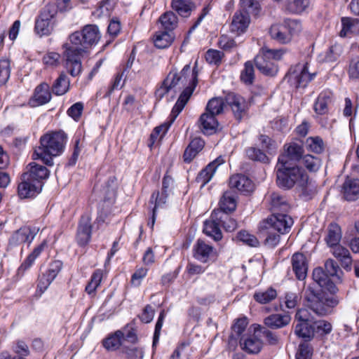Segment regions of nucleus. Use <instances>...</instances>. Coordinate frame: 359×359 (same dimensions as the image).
Wrapping results in <instances>:
<instances>
[{"label": "nucleus", "instance_id": "obj_1", "mask_svg": "<svg viewBox=\"0 0 359 359\" xmlns=\"http://www.w3.org/2000/svg\"><path fill=\"white\" fill-rule=\"evenodd\" d=\"M198 73L195 69L191 70L190 65H186L178 72L176 69L171 70L164 79L161 86L156 91V96L161 99L166 93L173 91L175 93L182 90V93L171 111V119L156 127L150 135L151 147L157 141L161 140L165 135L176 117L182 111L198 83Z\"/></svg>", "mask_w": 359, "mask_h": 359}, {"label": "nucleus", "instance_id": "obj_2", "mask_svg": "<svg viewBox=\"0 0 359 359\" xmlns=\"http://www.w3.org/2000/svg\"><path fill=\"white\" fill-rule=\"evenodd\" d=\"M101 38L99 28L95 25H87L81 32L69 35V43L64 44L65 67L72 76H79L82 70L81 57Z\"/></svg>", "mask_w": 359, "mask_h": 359}, {"label": "nucleus", "instance_id": "obj_3", "mask_svg": "<svg viewBox=\"0 0 359 359\" xmlns=\"http://www.w3.org/2000/svg\"><path fill=\"white\" fill-rule=\"evenodd\" d=\"M67 137L64 133H46L40 138V146L34 149V160H41L48 165H53V158L61 154L65 149Z\"/></svg>", "mask_w": 359, "mask_h": 359}, {"label": "nucleus", "instance_id": "obj_4", "mask_svg": "<svg viewBox=\"0 0 359 359\" xmlns=\"http://www.w3.org/2000/svg\"><path fill=\"white\" fill-rule=\"evenodd\" d=\"M277 184L282 189H289L295 184L304 187L308 181L304 170L292 163H278L276 166Z\"/></svg>", "mask_w": 359, "mask_h": 359}, {"label": "nucleus", "instance_id": "obj_5", "mask_svg": "<svg viewBox=\"0 0 359 359\" xmlns=\"http://www.w3.org/2000/svg\"><path fill=\"white\" fill-rule=\"evenodd\" d=\"M285 52L283 48L270 49L263 47L255 58L257 68L264 75L275 76L278 72L276 62L283 57Z\"/></svg>", "mask_w": 359, "mask_h": 359}, {"label": "nucleus", "instance_id": "obj_6", "mask_svg": "<svg viewBox=\"0 0 359 359\" xmlns=\"http://www.w3.org/2000/svg\"><path fill=\"white\" fill-rule=\"evenodd\" d=\"M241 4L244 7H248V11L243 10L236 12L233 17L230 26L231 31L237 34L245 32L249 26L250 22L249 12H253L257 15L259 10V5L257 1L241 0Z\"/></svg>", "mask_w": 359, "mask_h": 359}, {"label": "nucleus", "instance_id": "obj_7", "mask_svg": "<svg viewBox=\"0 0 359 359\" xmlns=\"http://www.w3.org/2000/svg\"><path fill=\"white\" fill-rule=\"evenodd\" d=\"M57 8L53 4H47L35 20L34 32L40 37L51 34L55 24Z\"/></svg>", "mask_w": 359, "mask_h": 359}, {"label": "nucleus", "instance_id": "obj_8", "mask_svg": "<svg viewBox=\"0 0 359 359\" xmlns=\"http://www.w3.org/2000/svg\"><path fill=\"white\" fill-rule=\"evenodd\" d=\"M293 224L292 218L284 212H275L259 223V231L275 230L280 233H286Z\"/></svg>", "mask_w": 359, "mask_h": 359}, {"label": "nucleus", "instance_id": "obj_9", "mask_svg": "<svg viewBox=\"0 0 359 359\" xmlns=\"http://www.w3.org/2000/svg\"><path fill=\"white\" fill-rule=\"evenodd\" d=\"M305 299L308 307L317 315L325 316L329 313L322 294L315 293L311 289H308L305 292Z\"/></svg>", "mask_w": 359, "mask_h": 359}, {"label": "nucleus", "instance_id": "obj_10", "mask_svg": "<svg viewBox=\"0 0 359 359\" xmlns=\"http://www.w3.org/2000/svg\"><path fill=\"white\" fill-rule=\"evenodd\" d=\"M226 104H227L231 109L234 117L237 120H241L245 116L248 109V104L245 100L234 93H229L226 97Z\"/></svg>", "mask_w": 359, "mask_h": 359}, {"label": "nucleus", "instance_id": "obj_11", "mask_svg": "<svg viewBox=\"0 0 359 359\" xmlns=\"http://www.w3.org/2000/svg\"><path fill=\"white\" fill-rule=\"evenodd\" d=\"M27 171L23 174L25 179H29L34 183L41 184L49 176L48 170L43 165L35 162L30 163L27 167Z\"/></svg>", "mask_w": 359, "mask_h": 359}, {"label": "nucleus", "instance_id": "obj_12", "mask_svg": "<svg viewBox=\"0 0 359 359\" xmlns=\"http://www.w3.org/2000/svg\"><path fill=\"white\" fill-rule=\"evenodd\" d=\"M304 149L296 142H290L284 146V153L278 157V163H292L301 159Z\"/></svg>", "mask_w": 359, "mask_h": 359}, {"label": "nucleus", "instance_id": "obj_13", "mask_svg": "<svg viewBox=\"0 0 359 359\" xmlns=\"http://www.w3.org/2000/svg\"><path fill=\"white\" fill-rule=\"evenodd\" d=\"M51 97L50 86L47 83L43 82L36 87L30 100V104L32 107L43 105L49 102Z\"/></svg>", "mask_w": 359, "mask_h": 359}, {"label": "nucleus", "instance_id": "obj_14", "mask_svg": "<svg viewBox=\"0 0 359 359\" xmlns=\"http://www.w3.org/2000/svg\"><path fill=\"white\" fill-rule=\"evenodd\" d=\"M92 226L90 218L88 216H83L80 220L76 240L78 244L81 246H84L88 243L91 238Z\"/></svg>", "mask_w": 359, "mask_h": 359}, {"label": "nucleus", "instance_id": "obj_15", "mask_svg": "<svg viewBox=\"0 0 359 359\" xmlns=\"http://www.w3.org/2000/svg\"><path fill=\"white\" fill-rule=\"evenodd\" d=\"M39 231V229H32L29 226H23L16 231L11 237L10 243L13 245H20L25 243H31Z\"/></svg>", "mask_w": 359, "mask_h": 359}, {"label": "nucleus", "instance_id": "obj_16", "mask_svg": "<svg viewBox=\"0 0 359 359\" xmlns=\"http://www.w3.org/2000/svg\"><path fill=\"white\" fill-rule=\"evenodd\" d=\"M218 213L220 212L214 211L211 215V219L204 222L203 232L208 236L214 238L215 241H220L222 238V233L219 227L220 222Z\"/></svg>", "mask_w": 359, "mask_h": 359}, {"label": "nucleus", "instance_id": "obj_17", "mask_svg": "<svg viewBox=\"0 0 359 359\" xmlns=\"http://www.w3.org/2000/svg\"><path fill=\"white\" fill-rule=\"evenodd\" d=\"M330 252L339 262L342 268L347 271H351L353 259L349 250L346 248L339 244L331 248Z\"/></svg>", "mask_w": 359, "mask_h": 359}, {"label": "nucleus", "instance_id": "obj_18", "mask_svg": "<svg viewBox=\"0 0 359 359\" xmlns=\"http://www.w3.org/2000/svg\"><path fill=\"white\" fill-rule=\"evenodd\" d=\"M22 182L18 185V195L22 198L33 197L39 194L42 189L41 184H35L22 175Z\"/></svg>", "mask_w": 359, "mask_h": 359}, {"label": "nucleus", "instance_id": "obj_19", "mask_svg": "<svg viewBox=\"0 0 359 359\" xmlns=\"http://www.w3.org/2000/svg\"><path fill=\"white\" fill-rule=\"evenodd\" d=\"M193 252L194 257L203 263L207 262L215 254L213 247L201 239H198L194 244Z\"/></svg>", "mask_w": 359, "mask_h": 359}, {"label": "nucleus", "instance_id": "obj_20", "mask_svg": "<svg viewBox=\"0 0 359 359\" xmlns=\"http://www.w3.org/2000/svg\"><path fill=\"white\" fill-rule=\"evenodd\" d=\"M316 74L309 72V65L306 63L302 66H297L292 75L294 83L297 88H304L314 78Z\"/></svg>", "mask_w": 359, "mask_h": 359}, {"label": "nucleus", "instance_id": "obj_21", "mask_svg": "<svg viewBox=\"0 0 359 359\" xmlns=\"http://www.w3.org/2000/svg\"><path fill=\"white\" fill-rule=\"evenodd\" d=\"M224 163V161L221 156L217 158L198 173L196 181L201 183L202 187L205 186L211 180L218 167Z\"/></svg>", "mask_w": 359, "mask_h": 359}, {"label": "nucleus", "instance_id": "obj_22", "mask_svg": "<svg viewBox=\"0 0 359 359\" xmlns=\"http://www.w3.org/2000/svg\"><path fill=\"white\" fill-rule=\"evenodd\" d=\"M229 186L242 193H250L254 189V184L252 180L243 175L231 176L229 180Z\"/></svg>", "mask_w": 359, "mask_h": 359}, {"label": "nucleus", "instance_id": "obj_23", "mask_svg": "<svg viewBox=\"0 0 359 359\" xmlns=\"http://www.w3.org/2000/svg\"><path fill=\"white\" fill-rule=\"evenodd\" d=\"M292 269L299 280H304L306 277L308 264L306 258L302 253H295L292 257Z\"/></svg>", "mask_w": 359, "mask_h": 359}, {"label": "nucleus", "instance_id": "obj_24", "mask_svg": "<svg viewBox=\"0 0 359 359\" xmlns=\"http://www.w3.org/2000/svg\"><path fill=\"white\" fill-rule=\"evenodd\" d=\"M291 321V316L288 313H274L266 317L264 325L271 329H280L287 326Z\"/></svg>", "mask_w": 359, "mask_h": 359}, {"label": "nucleus", "instance_id": "obj_25", "mask_svg": "<svg viewBox=\"0 0 359 359\" xmlns=\"http://www.w3.org/2000/svg\"><path fill=\"white\" fill-rule=\"evenodd\" d=\"M198 123L201 131L205 135L215 133L218 126V122L215 116L206 111L201 115Z\"/></svg>", "mask_w": 359, "mask_h": 359}, {"label": "nucleus", "instance_id": "obj_26", "mask_svg": "<svg viewBox=\"0 0 359 359\" xmlns=\"http://www.w3.org/2000/svg\"><path fill=\"white\" fill-rule=\"evenodd\" d=\"M344 197L347 201H355L359 198V179L347 178L343 184Z\"/></svg>", "mask_w": 359, "mask_h": 359}, {"label": "nucleus", "instance_id": "obj_27", "mask_svg": "<svg viewBox=\"0 0 359 359\" xmlns=\"http://www.w3.org/2000/svg\"><path fill=\"white\" fill-rule=\"evenodd\" d=\"M241 348L248 353H257L262 347V342L255 335L242 337L240 340Z\"/></svg>", "mask_w": 359, "mask_h": 359}, {"label": "nucleus", "instance_id": "obj_28", "mask_svg": "<svg viewBox=\"0 0 359 359\" xmlns=\"http://www.w3.org/2000/svg\"><path fill=\"white\" fill-rule=\"evenodd\" d=\"M271 37L280 43H287L290 39V34L287 32L286 27L283 24H274L269 29Z\"/></svg>", "mask_w": 359, "mask_h": 359}, {"label": "nucleus", "instance_id": "obj_29", "mask_svg": "<svg viewBox=\"0 0 359 359\" xmlns=\"http://www.w3.org/2000/svg\"><path fill=\"white\" fill-rule=\"evenodd\" d=\"M204 145L205 142L201 138L196 137L192 140L184 151L183 155L184 161L187 163H190L198 152L202 150Z\"/></svg>", "mask_w": 359, "mask_h": 359}, {"label": "nucleus", "instance_id": "obj_30", "mask_svg": "<svg viewBox=\"0 0 359 359\" xmlns=\"http://www.w3.org/2000/svg\"><path fill=\"white\" fill-rule=\"evenodd\" d=\"M220 210L222 213H228L234 211L236 208V195L231 191L224 193L219 201Z\"/></svg>", "mask_w": 359, "mask_h": 359}, {"label": "nucleus", "instance_id": "obj_31", "mask_svg": "<svg viewBox=\"0 0 359 359\" xmlns=\"http://www.w3.org/2000/svg\"><path fill=\"white\" fill-rule=\"evenodd\" d=\"M48 248V241L43 240L39 245L36 246L32 252L27 256L24 262L21 264L19 270H26L31 267L35 260L41 255V254Z\"/></svg>", "mask_w": 359, "mask_h": 359}, {"label": "nucleus", "instance_id": "obj_32", "mask_svg": "<svg viewBox=\"0 0 359 359\" xmlns=\"http://www.w3.org/2000/svg\"><path fill=\"white\" fill-rule=\"evenodd\" d=\"M171 6L178 15L184 18L189 17L194 8L190 0H172Z\"/></svg>", "mask_w": 359, "mask_h": 359}, {"label": "nucleus", "instance_id": "obj_33", "mask_svg": "<svg viewBox=\"0 0 359 359\" xmlns=\"http://www.w3.org/2000/svg\"><path fill=\"white\" fill-rule=\"evenodd\" d=\"M341 238V231L337 224H331L327 229V233L325 238L327 245L331 248L339 245Z\"/></svg>", "mask_w": 359, "mask_h": 359}, {"label": "nucleus", "instance_id": "obj_34", "mask_svg": "<svg viewBox=\"0 0 359 359\" xmlns=\"http://www.w3.org/2000/svg\"><path fill=\"white\" fill-rule=\"evenodd\" d=\"M331 102V93L330 92H322L314 103V111L320 115L328 112V105Z\"/></svg>", "mask_w": 359, "mask_h": 359}, {"label": "nucleus", "instance_id": "obj_35", "mask_svg": "<svg viewBox=\"0 0 359 359\" xmlns=\"http://www.w3.org/2000/svg\"><path fill=\"white\" fill-rule=\"evenodd\" d=\"M69 86V78L64 72H62L53 83L52 90L55 95H63L68 92Z\"/></svg>", "mask_w": 359, "mask_h": 359}, {"label": "nucleus", "instance_id": "obj_36", "mask_svg": "<svg viewBox=\"0 0 359 359\" xmlns=\"http://www.w3.org/2000/svg\"><path fill=\"white\" fill-rule=\"evenodd\" d=\"M271 210L273 213L288 211L290 207L285 200L278 194L272 193L270 196Z\"/></svg>", "mask_w": 359, "mask_h": 359}, {"label": "nucleus", "instance_id": "obj_37", "mask_svg": "<svg viewBox=\"0 0 359 359\" xmlns=\"http://www.w3.org/2000/svg\"><path fill=\"white\" fill-rule=\"evenodd\" d=\"M277 295L278 293L275 289L269 287L264 290L256 291L253 297L257 302L261 304H266L274 300Z\"/></svg>", "mask_w": 359, "mask_h": 359}, {"label": "nucleus", "instance_id": "obj_38", "mask_svg": "<svg viewBox=\"0 0 359 359\" xmlns=\"http://www.w3.org/2000/svg\"><path fill=\"white\" fill-rule=\"evenodd\" d=\"M103 278V271L102 269H96L92 274L90 280L86 287V292L90 296L94 297L96 290L100 285Z\"/></svg>", "mask_w": 359, "mask_h": 359}, {"label": "nucleus", "instance_id": "obj_39", "mask_svg": "<svg viewBox=\"0 0 359 359\" xmlns=\"http://www.w3.org/2000/svg\"><path fill=\"white\" fill-rule=\"evenodd\" d=\"M294 333L306 341L311 340L314 337L313 323H297L294 327Z\"/></svg>", "mask_w": 359, "mask_h": 359}, {"label": "nucleus", "instance_id": "obj_40", "mask_svg": "<svg viewBox=\"0 0 359 359\" xmlns=\"http://www.w3.org/2000/svg\"><path fill=\"white\" fill-rule=\"evenodd\" d=\"M159 22L165 31L170 32L177 27V17L172 11L165 12L161 15Z\"/></svg>", "mask_w": 359, "mask_h": 359}, {"label": "nucleus", "instance_id": "obj_41", "mask_svg": "<svg viewBox=\"0 0 359 359\" xmlns=\"http://www.w3.org/2000/svg\"><path fill=\"white\" fill-rule=\"evenodd\" d=\"M173 41V36L170 32H159L154 36L155 46L158 48H165L170 46Z\"/></svg>", "mask_w": 359, "mask_h": 359}, {"label": "nucleus", "instance_id": "obj_42", "mask_svg": "<svg viewBox=\"0 0 359 359\" xmlns=\"http://www.w3.org/2000/svg\"><path fill=\"white\" fill-rule=\"evenodd\" d=\"M226 100L222 97H215L211 99L207 106L205 111L214 116L222 113Z\"/></svg>", "mask_w": 359, "mask_h": 359}, {"label": "nucleus", "instance_id": "obj_43", "mask_svg": "<svg viewBox=\"0 0 359 359\" xmlns=\"http://www.w3.org/2000/svg\"><path fill=\"white\" fill-rule=\"evenodd\" d=\"M123 337V332L118 330L114 335L107 338L103 341V346L108 351L116 350L121 346Z\"/></svg>", "mask_w": 359, "mask_h": 359}, {"label": "nucleus", "instance_id": "obj_44", "mask_svg": "<svg viewBox=\"0 0 359 359\" xmlns=\"http://www.w3.org/2000/svg\"><path fill=\"white\" fill-rule=\"evenodd\" d=\"M312 323L314 334L323 337L330 334L332 330L331 323L327 320H318L313 321Z\"/></svg>", "mask_w": 359, "mask_h": 359}, {"label": "nucleus", "instance_id": "obj_45", "mask_svg": "<svg viewBox=\"0 0 359 359\" xmlns=\"http://www.w3.org/2000/svg\"><path fill=\"white\" fill-rule=\"evenodd\" d=\"M301 297L299 294L294 292H285L283 297L280 298V305L285 304L288 309H294L300 302Z\"/></svg>", "mask_w": 359, "mask_h": 359}, {"label": "nucleus", "instance_id": "obj_46", "mask_svg": "<svg viewBox=\"0 0 359 359\" xmlns=\"http://www.w3.org/2000/svg\"><path fill=\"white\" fill-rule=\"evenodd\" d=\"M301 163L310 172H316L320 167V160L314 156L307 154L301 158Z\"/></svg>", "mask_w": 359, "mask_h": 359}, {"label": "nucleus", "instance_id": "obj_47", "mask_svg": "<svg viewBox=\"0 0 359 359\" xmlns=\"http://www.w3.org/2000/svg\"><path fill=\"white\" fill-rule=\"evenodd\" d=\"M167 194L166 191H162L160 194L158 191L154 192L150 198V203H154L153 209V218H152V226L154 224L155 214L156 209L161 205H164L166 202Z\"/></svg>", "mask_w": 359, "mask_h": 359}, {"label": "nucleus", "instance_id": "obj_48", "mask_svg": "<svg viewBox=\"0 0 359 359\" xmlns=\"http://www.w3.org/2000/svg\"><path fill=\"white\" fill-rule=\"evenodd\" d=\"M11 76V61L8 58L0 60V86L7 83Z\"/></svg>", "mask_w": 359, "mask_h": 359}, {"label": "nucleus", "instance_id": "obj_49", "mask_svg": "<svg viewBox=\"0 0 359 359\" xmlns=\"http://www.w3.org/2000/svg\"><path fill=\"white\" fill-rule=\"evenodd\" d=\"M241 79L245 84H252L255 79V70L252 63L248 61L245 63L244 69L241 73Z\"/></svg>", "mask_w": 359, "mask_h": 359}, {"label": "nucleus", "instance_id": "obj_50", "mask_svg": "<svg viewBox=\"0 0 359 359\" xmlns=\"http://www.w3.org/2000/svg\"><path fill=\"white\" fill-rule=\"evenodd\" d=\"M306 147L310 151L320 154L324 149L323 140L318 137H309L306 141Z\"/></svg>", "mask_w": 359, "mask_h": 359}, {"label": "nucleus", "instance_id": "obj_51", "mask_svg": "<svg viewBox=\"0 0 359 359\" xmlns=\"http://www.w3.org/2000/svg\"><path fill=\"white\" fill-rule=\"evenodd\" d=\"M260 233L266 236L264 243L269 248H274L280 243V236L275 233V230L259 231Z\"/></svg>", "mask_w": 359, "mask_h": 359}, {"label": "nucleus", "instance_id": "obj_52", "mask_svg": "<svg viewBox=\"0 0 359 359\" xmlns=\"http://www.w3.org/2000/svg\"><path fill=\"white\" fill-rule=\"evenodd\" d=\"M219 220L226 231H233L237 228V222L230 217L227 213H218Z\"/></svg>", "mask_w": 359, "mask_h": 359}, {"label": "nucleus", "instance_id": "obj_53", "mask_svg": "<svg viewBox=\"0 0 359 359\" xmlns=\"http://www.w3.org/2000/svg\"><path fill=\"white\" fill-rule=\"evenodd\" d=\"M255 331H259L262 337H264L266 341L271 345H276L279 341L278 336L275 332L267 330L266 327L258 325L257 327L255 328Z\"/></svg>", "mask_w": 359, "mask_h": 359}, {"label": "nucleus", "instance_id": "obj_54", "mask_svg": "<svg viewBox=\"0 0 359 359\" xmlns=\"http://www.w3.org/2000/svg\"><path fill=\"white\" fill-rule=\"evenodd\" d=\"M237 238L250 247H257L259 245L258 239L254 235L244 230L238 233Z\"/></svg>", "mask_w": 359, "mask_h": 359}, {"label": "nucleus", "instance_id": "obj_55", "mask_svg": "<svg viewBox=\"0 0 359 359\" xmlns=\"http://www.w3.org/2000/svg\"><path fill=\"white\" fill-rule=\"evenodd\" d=\"M122 352L127 359H142L144 354L142 348L134 346H123Z\"/></svg>", "mask_w": 359, "mask_h": 359}, {"label": "nucleus", "instance_id": "obj_56", "mask_svg": "<svg viewBox=\"0 0 359 359\" xmlns=\"http://www.w3.org/2000/svg\"><path fill=\"white\" fill-rule=\"evenodd\" d=\"M246 154L249 158L262 163H268L269 158L260 149L250 147L246 150Z\"/></svg>", "mask_w": 359, "mask_h": 359}, {"label": "nucleus", "instance_id": "obj_57", "mask_svg": "<svg viewBox=\"0 0 359 359\" xmlns=\"http://www.w3.org/2000/svg\"><path fill=\"white\" fill-rule=\"evenodd\" d=\"M284 25L286 27L287 32L290 34V39L292 36L299 34L302 29L301 22L297 20H286L284 22Z\"/></svg>", "mask_w": 359, "mask_h": 359}, {"label": "nucleus", "instance_id": "obj_58", "mask_svg": "<svg viewBox=\"0 0 359 359\" xmlns=\"http://www.w3.org/2000/svg\"><path fill=\"white\" fill-rule=\"evenodd\" d=\"M83 104L81 102H78L72 105L67 111V114L75 121H78L83 111Z\"/></svg>", "mask_w": 359, "mask_h": 359}, {"label": "nucleus", "instance_id": "obj_59", "mask_svg": "<svg viewBox=\"0 0 359 359\" xmlns=\"http://www.w3.org/2000/svg\"><path fill=\"white\" fill-rule=\"evenodd\" d=\"M313 279L320 287L325 286L329 280L327 273L320 267L313 270Z\"/></svg>", "mask_w": 359, "mask_h": 359}, {"label": "nucleus", "instance_id": "obj_60", "mask_svg": "<svg viewBox=\"0 0 359 359\" xmlns=\"http://www.w3.org/2000/svg\"><path fill=\"white\" fill-rule=\"evenodd\" d=\"M312 0H294L289 5V9L295 13H301L306 10Z\"/></svg>", "mask_w": 359, "mask_h": 359}, {"label": "nucleus", "instance_id": "obj_61", "mask_svg": "<svg viewBox=\"0 0 359 359\" xmlns=\"http://www.w3.org/2000/svg\"><path fill=\"white\" fill-rule=\"evenodd\" d=\"M224 54L219 50L210 49L205 53V60L209 64L218 65Z\"/></svg>", "mask_w": 359, "mask_h": 359}, {"label": "nucleus", "instance_id": "obj_62", "mask_svg": "<svg viewBox=\"0 0 359 359\" xmlns=\"http://www.w3.org/2000/svg\"><path fill=\"white\" fill-rule=\"evenodd\" d=\"M148 272V269L144 267H140L136 269L135 273L131 277V284L133 286L138 287L140 285L142 279L146 277Z\"/></svg>", "mask_w": 359, "mask_h": 359}, {"label": "nucleus", "instance_id": "obj_63", "mask_svg": "<svg viewBox=\"0 0 359 359\" xmlns=\"http://www.w3.org/2000/svg\"><path fill=\"white\" fill-rule=\"evenodd\" d=\"M60 61V55L57 53L50 52L43 57V63L49 67H57Z\"/></svg>", "mask_w": 359, "mask_h": 359}, {"label": "nucleus", "instance_id": "obj_64", "mask_svg": "<svg viewBox=\"0 0 359 359\" xmlns=\"http://www.w3.org/2000/svg\"><path fill=\"white\" fill-rule=\"evenodd\" d=\"M311 355V348L308 344L303 343L299 346L296 359H312Z\"/></svg>", "mask_w": 359, "mask_h": 359}]
</instances>
